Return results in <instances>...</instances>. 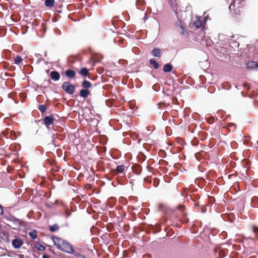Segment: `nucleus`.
I'll list each match as a JSON object with an SVG mask.
<instances>
[{
    "label": "nucleus",
    "mask_w": 258,
    "mask_h": 258,
    "mask_svg": "<svg viewBox=\"0 0 258 258\" xmlns=\"http://www.w3.org/2000/svg\"><path fill=\"white\" fill-rule=\"evenodd\" d=\"M54 245H55L59 250L68 254L74 253V248L72 244L68 241L56 236H51Z\"/></svg>",
    "instance_id": "obj_1"
},
{
    "label": "nucleus",
    "mask_w": 258,
    "mask_h": 258,
    "mask_svg": "<svg viewBox=\"0 0 258 258\" xmlns=\"http://www.w3.org/2000/svg\"><path fill=\"white\" fill-rule=\"evenodd\" d=\"M3 219L7 221L12 222L15 227H11L9 224H7V225L11 227L14 230L18 229L23 224V221L15 217L14 215L9 213L7 210L5 209L4 212V214L2 215Z\"/></svg>",
    "instance_id": "obj_2"
},
{
    "label": "nucleus",
    "mask_w": 258,
    "mask_h": 258,
    "mask_svg": "<svg viewBox=\"0 0 258 258\" xmlns=\"http://www.w3.org/2000/svg\"><path fill=\"white\" fill-rule=\"evenodd\" d=\"M92 86L91 82H82L81 86L83 89L80 90L79 96L84 99L87 98L91 94L89 89L92 88Z\"/></svg>",
    "instance_id": "obj_3"
},
{
    "label": "nucleus",
    "mask_w": 258,
    "mask_h": 258,
    "mask_svg": "<svg viewBox=\"0 0 258 258\" xmlns=\"http://www.w3.org/2000/svg\"><path fill=\"white\" fill-rule=\"evenodd\" d=\"M62 89L68 94L73 95L75 92V86L70 82H63L61 86Z\"/></svg>",
    "instance_id": "obj_4"
},
{
    "label": "nucleus",
    "mask_w": 258,
    "mask_h": 258,
    "mask_svg": "<svg viewBox=\"0 0 258 258\" xmlns=\"http://www.w3.org/2000/svg\"><path fill=\"white\" fill-rule=\"evenodd\" d=\"M170 95L169 94H167L166 97H164V101L162 102H160L157 105H158V108L160 109L163 106H167L170 105V102H166L167 99L171 100L172 103L174 104H176L178 103V100L176 97H169Z\"/></svg>",
    "instance_id": "obj_5"
},
{
    "label": "nucleus",
    "mask_w": 258,
    "mask_h": 258,
    "mask_svg": "<svg viewBox=\"0 0 258 258\" xmlns=\"http://www.w3.org/2000/svg\"><path fill=\"white\" fill-rule=\"evenodd\" d=\"M54 120L55 118L53 117V115H46L43 119V124L48 129H49L50 125L54 123Z\"/></svg>",
    "instance_id": "obj_6"
},
{
    "label": "nucleus",
    "mask_w": 258,
    "mask_h": 258,
    "mask_svg": "<svg viewBox=\"0 0 258 258\" xmlns=\"http://www.w3.org/2000/svg\"><path fill=\"white\" fill-rule=\"evenodd\" d=\"M197 83L196 84V82H187L186 81L185 83L189 84L193 88H196L197 89L200 88H205L206 89V87L208 85H206V82H197Z\"/></svg>",
    "instance_id": "obj_7"
},
{
    "label": "nucleus",
    "mask_w": 258,
    "mask_h": 258,
    "mask_svg": "<svg viewBox=\"0 0 258 258\" xmlns=\"http://www.w3.org/2000/svg\"><path fill=\"white\" fill-rule=\"evenodd\" d=\"M24 244L23 240L16 237L12 240V245L14 248L15 249H19Z\"/></svg>",
    "instance_id": "obj_8"
},
{
    "label": "nucleus",
    "mask_w": 258,
    "mask_h": 258,
    "mask_svg": "<svg viewBox=\"0 0 258 258\" xmlns=\"http://www.w3.org/2000/svg\"><path fill=\"white\" fill-rule=\"evenodd\" d=\"M158 210L162 212L165 215H168L171 210L167 207L165 205L159 204L158 206Z\"/></svg>",
    "instance_id": "obj_9"
},
{
    "label": "nucleus",
    "mask_w": 258,
    "mask_h": 258,
    "mask_svg": "<svg viewBox=\"0 0 258 258\" xmlns=\"http://www.w3.org/2000/svg\"><path fill=\"white\" fill-rule=\"evenodd\" d=\"M65 76L70 79H75L76 72L71 69H68L64 72Z\"/></svg>",
    "instance_id": "obj_10"
},
{
    "label": "nucleus",
    "mask_w": 258,
    "mask_h": 258,
    "mask_svg": "<svg viewBox=\"0 0 258 258\" xmlns=\"http://www.w3.org/2000/svg\"><path fill=\"white\" fill-rule=\"evenodd\" d=\"M133 171L137 175H140L142 172L141 165L138 164H134L132 166Z\"/></svg>",
    "instance_id": "obj_11"
},
{
    "label": "nucleus",
    "mask_w": 258,
    "mask_h": 258,
    "mask_svg": "<svg viewBox=\"0 0 258 258\" xmlns=\"http://www.w3.org/2000/svg\"><path fill=\"white\" fill-rule=\"evenodd\" d=\"M124 166L123 165H117L115 169L112 170L113 174L116 175L118 173H122L124 170Z\"/></svg>",
    "instance_id": "obj_12"
},
{
    "label": "nucleus",
    "mask_w": 258,
    "mask_h": 258,
    "mask_svg": "<svg viewBox=\"0 0 258 258\" xmlns=\"http://www.w3.org/2000/svg\"><path fill=\"white\" fill-rule=\"evenodd\" d=\"M49 75L51 79L53 81H58L60 79V74L56 71H51Z\"/></svg>",
    "instance_id": "obj_13"
},
{
    "label": "nucleus",
    "mask_w": 258,
    "mask_h": 258,
    "mask_svg": "<svg viewBox=\"0 0 258 258\" xmlns=\"http://www.w3.org/2000/svg\"><path fill=\"white\" fill-rule=\"evenodd\" d=\"M0 238L7 243H9L10 241L9 237V233L6 232H0Z\"/></svg>",
    "instance_id": "obj_14"
},
{
    "label": "nucleus",
    "mask_w": 258,
    "mask_h": 258,
    "mask_svg": "<svg viewBox=\"0 0 258 258\" xmlns=\"http://www.w3.org/2000/svg\"><path fill=\"white\" fill-rule=\"evenodd\" d=\"M216 83H218V85H220L222 89L224 90H228L231 88V85L229 84V82H216Z\"/></svg>",
    "instance_id": "obj_15"
},
{
    "label": "nucleus",
    "mask_w": 258,
    "mask_h": 258,
    "mask_svg": "<svg viewBox=\"0 0 258 258\" xmlns=\"http://www.w3.org/2000/svg\"><path fill=\"white\" fill-rule=\"evenodd\" d=\"M150 230L154 233L156 234L161 231L160 225L156 224L155 225H151Z\"/></svg>",
    "instance_id": "obj_16"
},
{
    "label": "nucleus",
    "mask_w": 258,
    "mask_h": 258,
    "mask_svg": "<svg viewBox=\"0 0 258 258\" xmlns=\"http://www.w3.org/2000/svg\"><path fill=\"white\" fill-rule=\"evenodd\" d=\"M247 69H255L258 68V62L255 61H248L246 64Z\"/></svg>",
    "instance_id": "obj_17"
},
{
    "label": "nucleus",
    "mask_w": 258,
    "mask_h": 258,
    "mask_svg": "<svg viewBox=\"0 0 258 258\" xmlns=\"http://www.w3.org/2000/svg\"><path fill=\"white\" fill-rule=\"evenodd\" d=\"M251 207L254 208H258V197H253L251 199Z\"/></svg>",
    "instance_id": "obj_18"
},
{
    "label": "nucleus",
    "mask_w": 258,
    "mask_h": 258,
    "mask_svg": "<svg viewBox=\"0 0 258 258\" xmlns=\"http://www.w3.org/2000/svg\"><path fill=\"white\" fill-rule=\"evenodd\" d=\"M79 74L83 77H89V78L90 79V76H89V70L86 68H83L79 71Z\"/></svg>",
    "instance_id": "obj_19"
},
{
    "label": "nucleus",
    "mask_w": 258,
    "mask_h": 258,
    "mask_svg": "<svg viewBox=\"0 0 258 258\" xmlns=\"http://www.w3.org/2000/svg\"><path fill=\"white\" fill-rule=\"evenodd\" d=\"M173 69V66L170 63H166L163 67V71L165 73L170 72Z\"/></svg>",
    "instance_id": "obj_20"
},
{
    "label": "nucleus",
    "mask_w": 258,
    "mask_h": 258,
    "mask_svg": "<svg viewBox=\"0 0 258 258\" xmlns=\"http://www.w3.org/2000/svg\"><path fill=\"white\" fill-rule=\"evenodd\" d=\"M35 247L40 251H44L46 249L45 247L38 242H35Z\"/></svg>",
    "instance_id": "obj_21"
},
{
    "label": "nucleus",
    "mask_w": 258,
    "mask_h": 258,
    "mask_svg": "<svg viewBox=\"0 0 258 258\" xmlns=\"http://www.w3.org/2000/svg\"><path fill=\"white\" fill-rule=\"evenodd\" d=\"M152 54L155 57H160L161 56V50L159 48H154L152 50Z\"/></svg>",
    "instance_id": "obj_22"
},
{
    "label": "nucleus",
    "mask_w": 258,
    "mask_h": 258,
    "mask_svg": "<svg viewBox=\"0 0 258 258\" xmlns=\"http://www.w3.org/2000/svg\"><path fill=\"white\" fill-rule=\"evenodd\" d=\"M116 200L114 198H110L108 200V205L109 208L112 209L116 204Z\"/></svg>",
    "instance_id": "obj_23"
},
{
    "label": "nucleus",
    "mask_w": 258,
    "mask_h": 258,
    "mask_svg": "<svg viewBox=\"0 0 258 258\" xmlns=\"http://www.w3.org/2000/svg\"><path fill=\"white\" fill-rule=\"evenodd\" d=\"M29 235L33 240H35L38 238L37 231L36 230H33L29 232Z\"/></svg>",
    "instance_id": "obj_24"
},
{
    "label": "nucleus",
    "mask_w": 258,
    "mask_h": 258,
    "mask_svg": "<svg viewBox=\"0 0 258 258\" xmlns=\"http://www.w3.org/2000/svg\"><path fill=\"white\" fill-rule=\"evenodd\" d=\"M37 108L42 114H43L46 111L47 109V107L45 104H39Z\"/></svg>",
    "instance_id": "obj_25"
},
{
    "label": "nucleus",
    "mask_w": 258,
    "mask_h": 258,
    "mask_svg": "<svg viewBox=\"0 0 258 258\" xmlns=\"http://www.w3.org/2000/svg\"><path fill=\"white\" fill-rule=\"evenodd\" d=\"M59 227L57 224H54L49 226V230L51 232H55L59 229Z\"/></svg>",
    "instance_id": "obj_26"
},
{
    "label": "nucleus",
    "mask_w": 258,
    "mask_h": 258,
    "mask_svg": "<svg viewBox=\"0 0 258 258\" xmlns=\"http://www.w3.org/2000/svg\"><path fill=\"white\" fill-rule=\"evenodd\" d=\"M54 0H45L44 5L46 7L51 8L54 6Z\"/></svg>",
    "instance_id": "obj_27"
},
{
    "label": "nucleus",
    "mask_w": 258,
    "mask_h": 258,
    "mask_svg": "<svg viewBox=\"0 0 258 258\" xmlns=\"http://www.w3.org/2000/svg\"><path fill=\"white\" fill-rule=\"evenodd\" d=\"M119 83H121V84L123 85H127V87L129 88L132 89L134 88V82H118Z\"/></svg>",
    "instance_id": "obj_28"
},
{
    "label": "nucleus",
    "mask_w": 258,
    "mask_h": 258,
    "mask_svg": "<svg viewBox=\"0 0 258 258\" xmlns=\"http://www.w3.org/2000/svg\"><path fill=\"white\" fill-rule=\"evenodd\" d=\"M150 63L153 66V67L155 69H157L159 66L158 63L154 58H151L149 60Z\"/></svg>",
    "instance_id": "obj_29"
},
{
    "label": "nucleus",
    "mask_w": 258,
    "mask_h": 258,
    "mask_svg": "<svg viewBox=\"0 0 258 258\" xmlns=\"http://www.w3.org/2000/svg\"><path fill=\"white\" fill-rule=\"evenodd\" d=\"M114 102H115V100L114 99H107L105 101V103H106V105L109 107H112V106H114L115 105L114 104Z\"/></svg>",
    "instance_id": "obj_30"
},
{
    "label": "nucleus",
    "mask_w": 258,
    "mask_h": 258,
    "mask_svg": "<svg viewBox=\"0 0 258 258\" xmlns=\"http://www.w3.org/2000/svg\"><path fill=\"white\" fill-rule=\"evenodd\" d=\"M194 25L197 28H200L203 26V22L200 19H198L194 22Z\"/></svg>",
    "instance_id": "obj_31"
},
{
    "label": "nucleus",
    "mask_w": 258,
    "mask_h": 258,
    "mask_svg": "<svg viewBox=\"0 0 258 258\" xmlns=\"http://www.w3.org/2000/svg\"><path fill=\"white\" fill-rule=\"evenodd\" d=\"M189 197L190 199L195 202L200 198V196L198 194L189 195Z\"/></svg>",
    "instance_id": "obj_32"
},
{
    "label": "nucleus",
    "mask_w": 258,
    "mask_h": 258,
    "mask_svg": "<svg viewBox=\"0 0 258 258\" xmlns=\"http://www.w3.org/2000/svg\"><path fill=\"white\" fill-rule=\"evenodd\" d=\"M116 175L115 174H113L112 173V170H110L109 173L108 174L105 175V177L106 179H107L108 180L111 181L112 178L113 176Z\"/></svg>",
    "instance_id": "obj_33"
},
{
    "label": "nucleus",
    "mask_w": 258,
    "mask_h": 258,
    "mask_svg": "<svg viewBox=\"0 0 258 258\" xmlns=\"http://www.w3.org/2000/svg\"><path fill=\"white\" fill-rule=\"evenodd\" d=\"M23 60L22 57L19 56V55H17L15 59H14V62H15V63L16 64H19L21 62H22Z\"/></svg>",
    "instance_id": "obj_34"
},
{
    "label": "nucleus",
    "mask_w": 258,
    "mask_h": 258,
    "mask_svg": "<svg viewBox=\"0 0 258 258\" xmlns=\"http://www.w3.org/2000/svg\"><path fill=\"white\" fill-rule=\"evenodd\" d=\"M152 88L155 91L158 92L160 89V85L159 83H156L153 86Z\"/></svg>",
    "instance_id": "obj_35"
},
{
    "label": "nucleus",
    "mask_w": 258,
    "mask_h": 258,
    "mask_svg": "<svg viewBox=\"0 0 258 258\" xmlns=\"http://www.w3.org/2000/svg\"><path fill=\"white\" fill-rule=\"evenodd\" d=\"M19 97L21 100V101L23 102L27 97V95L25 93H21L19 94Z\"/></svg>",
    "instance_id": "obj_36"
},
{
    "label": "nucleus",
    "mask_w": 258,
    "mask_h": 258,
    "mask_svg": "<svg viewBox=\"0 0 258 258\" xmlns=\"http://www.w3.org/2000/svg\"><path fill=\"white\" fill-rule=\"evenodd\" d=\"M75 257L76 258H85V256L83 255L82 254L79 253L78 252L74 251V253H73Z\"/></svg>",
    "instance_id": "obj_37"
},
{
    "label": "nucleus",
    "mask_w": 258,
    "mask_h": 258,
    "mask_svg": "<svg viewBox=\"0 0 258 258\" xmlns=\"http://www.w3.org/2000/svg\"><path fill=\"white\" fill-rule=\"evenodd\" d=\"M215 88L214 86H210L208 88V91L210 93H213L215 91Z\"/></svg>",
    "instance_id": "obj_38"
},
{
    "label": "nucleus",
    "mask_w": 258,
    "mask_h": 258,
    "mask_svg": "<svg viewBox=\"0 0 258 258\" xmlns=\"http://www.w3.org/2000/svg\"><path fill=\"white\" fill-rule=\"evenodd\" d=\"M72 214L71 212L69 211L68 209H66L65 211V217L66 218H69Z\"/></svg>",
    "instance_id": "obj_39"
},
{
    "label": "nucleus",
    "mask_w": 258,
    "mask_h": 258,
    "mask_svg": "<svg viewBox=\"0 0 258 258\" xmlns=\"http://www.w3.org/2000/svg\"><path fill=\"white\" fill-rule=\"evenodd\" d=\"M191 143L193 145H197L199 143V140L197 138H194L191 141Z\"/></svg>",
    "instance_id": "obj_40"
},
{
    "label": "nucleus",
    "mask_w": 258,
    "mask_h": 258,
    "mask_svg": "<svg viewBox=\"0 0 258 258\" xmlns=\"http://www.w3.org/2000/svg\"><path fill=\"white\" fill-rule=\"evenodd\" d=\"M172 83H173L172 85V89H168V90L170 91V92H172L175 89V87H176V86H178V84H176V83H174V81H172Z\"/></svg>",
    "instance_id": "obj_41"
},
{
    "label": "nucleus",
    "mask_w": 258,
    "mask_h": 258,
    "mask_svg": "<svg viewBox=\"0 0 258 258\" xmlns=\"http://www.w3.org/2000/svg\"><path fill=\"white\" fill-rule=\"evenodd\" d=\"M135 85H136V88H140L142 85V82H137V81H136L135 82Z\"/></svg>",
    "instance_id": "obj_42"
},
{
    "label": "nucleus",
    "mask_w": 258,
    "mask_h": 258,
    "mask_svg": "<svg viewBox=\"0 0 258 258\" xmlns=\"http://www.w3.org/2000/svg\"><path fill=\"white\" fill-rule=\"evenodd\" d=\"M112 88V86H110V85H103L102 86V88L104 90L106 89V90H109L110 88Z\"/></svg>",
    "instance_id": "obj_43"
},
{
    "label": "nucleus",
    "mask_w": 258,
    "mask_h": 258,
    "mask_svg": "<svg viewBox=\"0 0 258 258\" xmlns=\"http://www.w3.org/2000/svg\"><path fill=\"white\" fill-rule=\"evenodd\" d=\"M253 231L256 234H258V227L254 226L252 228Z\"/></svg>",
    "instance_id": "obj_44"
},
{
    "label": "nucleus",
    "mask_w": 258,
    "mask_h": 258,
    "mask_svg": "<svg viewBox=\"0 0 258 258\" xmlns=\"http://www.w3.org/2000/svg\"><path fill=\"white\" fill-rule=\"evenodd\" d=\"M220 236L223 237V238H226L227 236V233L225 231H223L221 234Z\"/></svg>",
    "instance_id": "obj_45"
},
{
    "label": "nucleus",
    "mask_w": 258,
    "mask_h": 258,
    "mask_svg": "<svg viewBox=\"0 0 258 258\" xmlns=\"http://www.w3.org/2000/svg\"><path fill=\"white\" fill-rule=\"evenodd\" d=\"M174 167L176 169L180 170V168L181 167V165L179 163H176L174 164Z\"/></svg>",
    "instance_id": "obj_46"
},
{
    "label": "nucleus",
    "mask_w": 258,
    "mask_h": 258,
    "mask_svg": "<svg viewBox=\"0 0 258 258\" xmlns=\"http://www.w3.org/2000/svg\"><path fill=\"white\" fill-rule=\"evenodd\" d=\"M101 209L103 211H107V205L105 204H104L103 205H102L101 207Z\"/></svg>",
    "instance_id": "obj_47"
},
{
    "label": "nucleus",
    "mask_w": 258,
    "mask_h": 258,
    "mask_svg": "<svg viewBox=\"0 0 258 258\" xmlns=\"http://www.w3.org/2000/svg\"><path fill=\"white\" fill-rule=\"evenodd\" d=\"M177 209L181 211H183L184 210V209H185V207L183 205H179L178 206Z\"/></svg>",
    "instance_id": "obj_48"
},
{
    "label": "nucleus",
    "mask_w": 258,
    "mask_h": 258,
    "mask_svg": "<svg viewBox=\"0 0 258 258\" xmlns=\"http://www.w3.org/2000/svg\"><path fill=\"white\" fill-rule=\"evenodd\" d=\"M11 136L13 139H15L16 138V136L15 135V133L14 131L11 132Z\"/></svg>",
    "instance_id": "obj_49"
},
{
    "label": "nucleus",
    "mask_w": 258,
    "mask_h": 258,
    "mask_svg": "<svg viewBox=\"0 0 258 258\" xmlns=\"http://www.w3.org/2000/svg\"><path fill=\"white\" fill-rule=\"evenodd\" d=\"M5 210H4L3 207L0 204V216H2L4 214V212Z\"/></svg>",
    "instance_id": "obj_50"
},
{
    "label": "nucleus",
    "mask_w": 258,
    "mask_h": 258,
    "mask_svg": "<svg viewBox=\"0 0 258 258\" xmlns=\"http://www.w3.org/2000/svg\"><path fill=\"white\" fill-rule=\"evenodd\" d=\"M160 162H161L164 165H167L168 164V162L164 160H160Z\"/></svg>",
    "instance_id": "obj_51"
},
{
    "label": "nucleus",
    "mask_w": 258,
    "mask_h": 258,
    "mask_svg": "<svg viewBox=\"0 0 258 258\" xmlns=\"http://www.w3.org/2000/svg\"><path fill=\"white\" fill-rule=\"evenodd\" d=\"M180 28L182 29L181 34L182 35H184L185 30H184L183 27L182 26V25H180Z\"/></svg>",
    "instance_id": "obj_52"
},
{
    "label": "nucleus",
    "mask_w": 258,
    "mask_h": 258,
    "mask_svg": "<svg viewBox=\"0 0 258 258\" xmlns=\"http://www.w3.org/2000/svg\"><path fill=\"white\" fill-rule=\"evenodd\" d=\"M42 258H50L49 256L46 254H44L42 256Z\"/></svg>",
    "instance_id": "obj_53"
},
{
    "label": "nucleus",
    "mask_w": 258,
    "mask_h": 258,
    "mask_svg": "<svg viewBox=\"0 0 258 258\" xmlns=\"http://www.w3.org/2000/svg\"><path fill=\"white\" fill-rule=\"evenodd\" d=\"M49 251L52 253L54 255H56L55 252H54V250L53 249H52L51 248L49 249Z\"/></svg>",
    "instance_id": "obj_54"
},
{
    "label": "nucleus",
    "mask_w": 258,
    "mask_h": 258,
    "mask_svg": "<svg viewBox=\"0 0 258 258\" xmlns=\"http://www.w3.org/2000/svg\"><path fill=\"white\" fill-rule=\"evenodd\" d=\"M197 190H198V189H192L191 188H190V189H189V191L191 192H194V191H196Z\"/></svg>",
    "instance_id": "obj_55"
},
{
    "label": "nucleus",
    "mask_w": 258,
    "mask_h": 258,
    "mask_svg": "<svg viewBox=\"0 0 258 258\" xmlns=\"http://www.w3.org/2000/svg\"><path fill=\"white\" fill-rule=\"evenodd\" d=\"M95 204H99L101 203V201L99 200H96V202L94 203Z\"/></svg>",
    "instance_id": "obj_56"
},
{
    "label": "nucleus",
    "mask_w": 258,
    "mask_h": 258,
    "mask_svg": "<svg viewBox=\"0 0 258 258\" xmlns=\"http://www.w3.org/2000/svg\"><path fill=\"white\" fill-rule=\"evenodd\" d=\"M232 6L234 7L233 3H232L229 6V9L231 10Z\"/></svg>",
    "instance_id": "obj_57"
},
{
    "label": "nucleus",
    "mask_w": 258,
    "mask_h": 258,
    "mask_svg": "<svg viewBox=\"0 0 258 258\" xmlns=\"http://www.w3.org/2000/svg\"><path fill=\"white\" fill-rule=\"evenodd\" d=\"M35 56L37 57L38 58H40V57L41 56V55L39 53H37V54H35Z\"/></svg>",
    "instance_id": "obj_58"
},
{
    "label": "nucleus",
    "mask_w": 258,
    "mask_h": 258,
    "mask_svg": "<svg viewBox=\"0 0 258 258\" xmlns=\"http://www.w3.org/2000/svg\"><path fill=\"white\" fill-rule=\"evenodd\" d=\"M44 60L43 58H38L37 60V63H39L40 61Z\"/></svg>",
    "instance_id": "obj_59"
},
{
    "label": "nucleus",
    "mask_w": 258,
    "mask_h": 258,
    "mask_svg": "<svg viewBox=\"0 0 258 258\" xmlns=\"http://www.w3.org/2000/svg\"><path fill=\"white\" fill-rule=\"evenodd\" d=\"M148 17H147V15H146V14H145V16H144V18H143L144 20L145 21L146 20H147V19H148Z\"/></svg>",
    "instance_id": "obj_60"
},
{
    "label": "nucleus",
    "mask_w": 258,
    "mask_h": 258,
    "mask_svg": "<svg viewBox=\"0 0 258 258\" xmlns=\"http://www.w3.org/2000/svg\"><path fill=\"white\" fill-rule=\"evenodd\" d=\"M19 258H25L24 255L23 254L19 255Z\"/></svg>",
    "instance_id": "obj_61"
},
{
    "label": "nucleus",
    "mask_w": 258,
    "mask_h": 258,
    "mask_svg": "<svg viewBox=\"0 0 258 258\" xmlns=\"http://www.w3.org/2000/svg\"><path fill=\"white\" fill-rule=\"evenodd\" d=\"M206 211V209H202L201 212L202 213H205Z\"/></svg>",
    "instance_id": "obj_62"
},
{
    "label": "nucleus",
    "mask_w": 258,
    "mask_h": 258,
    "mask_svg": "<svg viewBox=\"0 0 258 258\" xmlns=\"http://www.w3.org/2000/svg\"><path fill=\"white\" fill-rule=\"evenodd\" d=\"M198 155H199V153H196V154H195V157H196V158L197 159L199 160V157H198Z\"/></svg>",
    "instance_id": "obj_63"
},
{
    "label": "nucleus",
    "mask_w": 258,
    "mask_h": 258,
    "mask_svg": "<svg viewBox=\"0 0 258 258\" xmlns=\"http://www.w3.org/2000/svg\"><path fill=\"white\" fill-rule=\"evenodd\" d=\"M171 235V234L169 233V232H167L166 233V236H170Z\"/></svg>",
    "instance_id": "obj_64"
}]
</instances>
